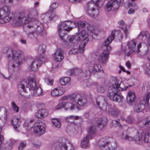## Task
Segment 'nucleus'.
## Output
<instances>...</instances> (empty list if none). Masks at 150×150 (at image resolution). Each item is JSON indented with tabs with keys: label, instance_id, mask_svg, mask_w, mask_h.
Listing matches in <instances>:
<instances>
[{
	"label": "nucleus",
	"instance_id": "46",
	"mask_svg": "<svg viewBox=\"0 0 150 150\" xmlns=\"http://www.w3.org/2000/svg\"><path fill=\"white\" fill-rule=\"evenodd\" d=\"M146 34L145 32L142 31L139 34L138 36L137 37V38L139 40L142 39L143 38L146 36Z\"/></svg>",
	"mask_w": 150,
	"mask_h": 150
},
{
	"label": "nucleus",
	"instance_id": "63",
	"mask_svg": "<svg viewBox=\"0 0 150 150\" xmlns=\"http://www.w3.org/2000/svg\"><path fill=\"white\" fill-rule=\"evenodd\" d=\"M34 4V7L35 8H36L38 6L39 4V2H37Z\"/></svg>",
	"mask_w": 150,
	"mask_h": 150
},
{
	"label": "nucleus",
	"instance_id": "5",
	"mask_svg": "<svg viewBox=\"0 0 150 150\" xmlns=\"http://www.w3.org/2000/svg\"><path fill=\"white\" fill-rule=\"evenodd\" d=\"M112 85L109 87L107 96L110 99L114 101L122 102L124 97L118 90H126L127 88L128 84L125 83V80L120 77H114Z\"/></svg>",
	"mask_w": 150,
	"mask_h": 150
},
{
	"label": "nucleus",
	"instance_id": "2",
	"mask_svg": "<svg viewBox=\"0 0 150 150\" xmlns=\"http://www.w3.org/2000/svg\"><path fill=\"white\" fill-rule=\"evenodd\" d=\"M31 12L30 15H33L34 18L32 19L25 15L23 12L20 13L17 16H15L13 13L11 16V11L8 6H5L0 8V23L4 24L12 21L16 25H23L28 23L27 27L29 29V32L27 33L28 39L33 41L37 40V36L40 35L44 37L47 35L46 32L44 31V23L36 20L38 13L35 8L30 9Z\"/></svg>",
	"mask_w": 150,
	"mask_h": 150
},
{
	"label": "nucleus",
	"instance_id": "32",
	"mask_svg": "<svg viewBox=\"0 0 150 150\" xmlns=\"http://www.w3.org/2000/svg\"><path fill=\"white\" fill-rule=\"evenodd\" d=\"M140 123H142V125H140V127L142 128L144 127H146L148 128H150V116H148L142 120Z\"/></svg>",
	"mask_w": 150,
	"mask_h": 150
},
{
	"label": "nucleus",
	"instance_id": "31",
	"mask_svg": "<svg viewBox=\"0 0 150 150\" xmlns=\"http://www.w3.org/2000/svg\"><path fill=\"white\" fill-rule=\"evenodd\" d=\"M118 24L120 26L121 29L123 31L126 38L129 33V31L125 25V22L123 20H121L118 22Z\"/></svg>",
	"mask_w": 150,
	"mask_h": 150
},
{
	"label": "nucleus",
	"instance_id": "24",
	"mask_svg": "<svg viewBox=\"0 0 150 150\" xmlns=\"http://www.w3.org/2000/svg\"><path fill=\"white\" fill-rule=\"evenodd\" d=\"M11 123L15 130H17L21 125L20 120L15 116H13L11 119Z\"/></svg>",
	"mask_w": 150,
	"mask_h": 150
},
{
	"label": "nucleus",
	"instance_id": "11",
	"mask_svg": "<svg viewBox=\"0 0 150 150\" xmlns=\"http://www.w3.org/2000/svg\"><path fill=\"white\" fill-rule=\"evenodd\" d=\"M142 46L141 43H139L137 46L136 42L132 40L128 42V44L123 43L122 45V49L125 52V54L128 57L131 56L132 52H139V48Z\"/></svg>",
	"mask_w": 150,
	"mask_h": 150
},
{
	"label": "nucleus",
	"instance_id": "45",
	"mask_svg": "<svg viewBox=\"0 0 150 150\" xmlns=\"http://www.w3.org/2000/svg\"><path fill=\"white\" fill-rule=\"evenodd\" d=\"M11 106L14 111H15L17 112H18L19 108L13 102L12 103Z\"/></svg>",
	"mask_w": 150,
	"mask_h": 150
},
{
	"label": "nucleus",
	"instance_id": "17",
	"mask_svg": "<svg viewBox=\"0 0 150 150\" xmlns=\"http://www.w3.org/2000/svg\"><path fill=\"white\" fill-rule=\"evenodd\" d=\"M45 131V125L43 123H40L35 126L34 132L36 135L39 136L44 134Z\"/></svg>",
	"mask_w": 150,
	"mask_h": 150
},
{
	"label": "nucleus",
	"instance_id": "3",
	"mask_svg": "<svg viewBox=\"0 0 150 150\" xmlns=\"http://www.w3.org/2000/svg\"><path fill=\"white\" fill-rule=\"evenodd\" d=\"M116 31H112L111 36L107 38L105 42V46L106 50L99 55L97 52H93L90 54L88 59L85 64L82 70L79 72L80 74L82 73L84 74L83 76L88 77L91 73L93 74L96 72L103 71L100 64L103 66L105 64L108 60L110 51L111 49V47L109 46L110 44L115 37V34Z\"/></svg>",
	"mask_w": 150,
	"mask_h": 150
},
{
	"label": "nucleus",
	"instance_id": "9",
	"mask_svg": "<svg viewBox=\"0 0 150 150\" xmlns=\"http://www.w3.org/2000/svg\"><path fill=\"white\" fill-rule=\"evenodd\" d=\"M98 145L103 150H116L117 144L113 138L105 137L100 139L98 141Z\"/></svg>",
	"mask_w": 150,
	"mask_h": 150
},
{
	"label": "nucleus",
	"instance_id": "16",
	"mask_svg": "<svg viewBox=\"0 0 150 150\" xmlns=\"http://www.w3.org/2000/svg\"><path fill=\"white\" fill-rule=\"evenodd\" d=\"M73 103L81 106H86L87 103L86 98L79 93H75Z\"/></svg>",
	"mask_w": 150,
	"mask_h": 150
},
{
	"label": "nucleus",
	"instance_id": "37",
	"mask_svg": "<svg viewBox=\"0 0 150 150\" xmlns=\"http://www.w3.org/2000/svg\"><path fill=\"white\" fill-rule=\"evenodd\" d=\"M79 119H82L81 117L78 116H74L72 115L68 116L66 118V120L67 121L71 122H72V121H70L71 120H77Z\"/></svg>",
	"mask_w": 150,
	"mask_h": 150
},
{
	"label": "nucleus",
	"instance_id": "26",
	"mask_svg": "<svg viewBox=\"0 0 150 150\" xmlns=\"http://www.w3.org/2000/svg\"><path fill=\"white\" fill-rule=\"evenodd\" d=\"M46 50V45L44 44H41L39 45L38 52L39 55V57L42 59L44 57L45 53Z\"/></svg>",
	"mask_w": 150,
	"mask_h": 150
},
{
	"label": "nucleus",
	"instance_id": "35",
	"mask_svg": "<svg viewBox=\"0 0 150 150\" xmlns=\"http://www.w3.org/2000/svg\"><path fill=\"white\" fill-rule=\"evenodd\" d=\"M105 86L104 83H101L98 85L96 88V91L100 93H104L105 91Z\"/></svg>",
	"mask_w": 150,
	"mask_h": 150
},
{
	"label": "nucleus",
	"instance_id": "25",
	"mask_svg": "<svg viewBox=\"0 0 150 150\" xmlns=\"http://www.w3.org/2000/svg\"><path fill=\"white\" fill-rule=\"evenodd\" d=\"M67 140V139L65 138H60L59 139V150H67L69 147V146H68L65 143Z\"/></svg>",
	"mask_w": 150,
	"mask_h": 150
},
{
	"label": "nucleus",
	"instance_id": "53",
	"mask_svg": "<svg viewBox=\"0 0 150 150\" xmlns=\"http://www.w3.org/2000/svg\"><path fill=\"white\" fill-rule=\"evenodd\" d=\"M67 150H75L74 147L72 144H71Z\"/></svg>",
	"mask_w": 150,
	"mask_h": 150
},
{
	"label": "nucleus",
	"instance_id": "41",
	"mask_svg": "<svg viewBox=\"0 0 150 150\" xmlns=\"http://www.w3.org/2000/svg\"><path fill=\"white\" fill-rule=\"evenodd\" d=\"M75 93L72 94L71 95L63 96L62 97V99L63 100H69L73 103L74 100V97L75 96Z\"/></svg>",
	"mask_w": 150,
	"mask_h": 150
},
{
	"label": "nucleus",
	"instance_id": "54",
	"mask_svg": "<svg viewBox=\"0 0 150 150\" xmlns=\"http://www.w3.org/2000/svg\"><path fill=\"white\" fill-rule=\"evenodd\" d=\"M12 143L10 144L9 145L5 147V150H11L12 149L11 146Z\"/></svg>",
	"mask_w": 150,
	"mask_h": 150
},
{
	"label": "nucleus",
	"instance_id": "12",
	"mask_svg": "<svg viewBox=\"0 0 150 150\" xmlns=\"http://www.w3.org/2000/svg\"><path fill=\"white\" fill-rule=\"evenodd\" d=\"M100 2V0H92L88 3L86 13L89 16L96 18L99 14L98 8L100 6L98 4Z\"/></svg>",
	"mask_w": 150,
	"mask_h": 150
},
{
	"label": "nucleus",
	"instance_id": "23",
	"mask_svg": "<svg viewBox=\"0 0 150 150\" xmlns=\"http://www.w3.org/2000/svg\"><path fill=\"white\" fill-rule=\"evenodd\" d=\"M65 92V89L62 87H58L53 89L51 92V95L53 97L59 96Z\"/></svg>",
	"mask_w": 150,
	"mask_h": 150
},
{
	"label": "nucleus",
	"instance_id": "43",
	"mask_svg": "<svg viewBox=\"0 0 150 150\" xmlns=\"http://www.w3.org/2000/svg\"><path fill=\"white\" fill-rule=\"evenodd\" d=\"M119 120H113L112 121V124L113 126L115 127L119 126L120 128H122V126L119 122Z\"/></svg>",
	"mask_w": 150,
	"mask_h": 150
},
{
	"label": "nucleus",
	"instance_id": "44",
	"mask_svg": "<svg viewBox=\"0 0 150 150\" xmlns=\"http://www.w3.org/2000/svg\"><path fill=\"white\" fill-rule=\"evenodd\" d=\"M26 145V142H25L22 141L18 146V150H23Z\"/></svg>",
	"mask_w": 150,
	"mask_h": 150
},
{
	"label": "nucleus",
	"instance_id": "59",
	"mask_svg": "<svg viewBox=\"0 0 150 150\" xmlns=\"http://www.w3.org/2000/svg\"><path fill=\"white\" fill-rule=\"evenodd\" d=\"M20 41H21V43L22 44H25L26 43V41L25 40L21 39L20 40Z\"/></svg>",
	"mask_w": 150,
	"mask_h": 150
},
{
	"label": "nucleus",
	"instance_id": "4",
	"mask_svg": "<svg viewBox=\"0 0 150 150\" xmlns=\"http://www.w3.org/2000/svg\"><path fill=\"white\" fill-rule=\"evenodd\" d=\"M7 57L9 60L8 70L9 75L2 74L4 78L7 80L14 79L16 78L18 66L25 60V57L23 52L20 50L16 51L12 49H9L6 51Z\"/></svg>",
	"mask_w": 150,
	"mask_h": 150
},
{
	"label": "nucleus",
	"instance_id": "15",
	"mask_svg": "<svg viewBox=\"0 0 150 150\" xmlns=\"http://www.w3.org/2000/svg\"><path fill=\"white\" fill-rule=\"evenodd\" d=\"M56 108L57 109L64 108L66 110L71 111L73 110L75 108L79 109V107L76 105L69 102L60 103L57 105Z\"/></svg>",
	"mask_w": 150,
	"mask_h": 150
},
{
	"label": "nucleus",
	"instance_id": "62",
	"mask_svg": "<svg viewBox=\"0 0 150 150\" xmlns=\"http://www.w3.org/2000/svg\"><path fill=\"white\" fill-rule=\"evenodd\" d=\"M67 133L69 134L70 135L72 136V135H73V134H72V133H73V131L69 132V131H68L67 129Z\"/></svg>",
	"mask_w": 150,
	"mask_h": 150
},
{
	"label": "nucleus",
	"instance_id": "22",
	"mask_svg": "<svg viewBox=\"0 0 150 150\" xmlns=\"http://www.w3.org/2000/svg\"><path fill=\"white\" fill-rule=\"evenodd\" d=\"M63 50L61 48L57 49L55 51L54 56L55 60L57 62H61L64 58Z\"/></svg>",
	"mask_w": 150,
	"mask_h": 150
},
{
	"label": "nucleus",
	"instance_id": "64",
	"mask_svg": "<svg viewBox=\"0 0 150 150\" xmlns=\"http://www.w3.org/2000/svg\"><path fill=\"white\" fill-rule=\"evenodd\" d=\"M147 58L149 61H150V52L148 54Z\"/></svg>",
	"mask_w": 150,
	"mask_h": 150
},
{
	"label": "nucleus",
	"instance_id": "36",
	"mask_svg": "<svg viewBox=\"0 0 150 150\" xmlns=\"http://www.w3.org/2000/svg\"><path fill=\"white\" fill-rule=\"evenodd\" d=\"M71 78L69 77H64L59 79V81L62 86H65L68 84L70 81Z\"/></svg>",
	"mask_w": 150,
	"mask_h": 150
},
{
	"label": "nucleus",
	"instance_id": "38",
	"mask_svg": "<svg viewBox=\"0 0 150 150\" xmlns=\"http://www.w3.org/2000/svg\"><path fill=\"white\" fill-rule=\"evenodd\" d=\"M120 118L122 120L130 124L132 122V120H133V118H132V116L130 115L127 116L126 118H124L123 116H121Z\"/></svg>",
	"mask_w": 150,
	"mask_h": 150
},
{
	"label": "nucleus",
	"instance_id": "8",
	"mask_svg": "<svg viewBox=\"0 0 150 150\" xmlns=\"http://www.w3.org/2000/svg\"><path fill=\"white\" fill-rule=\"evenodd\" d=\"M124 139L129 141H135L138 144H140L144 141V143H150V131L144 133L143 130L140 129L137 131V134L135 138L126 135Z\"/></svg>",
	"mask_w": 150,
	"mask_h": 150
},
{
	"label": "nucleus",
	"instance_id": "20",
	"mask_svg": "<svg viewBox=\"0 0 150 150\" xmlns=\"http://www.w3.org/2000/svg\"><path fill=\"white\" fill-rule=\"evenodd\" d=\"M43 61L39 58H36L33 61L31 65V69L34 71H37L39 67L43 64Z\"/></svg>",
	"mask_w": 150,
	"mask_h": 150
},
{
	"label": "nucleus",
	"instance_id": "55",
	"mask_svg": "<svg viewBox=\"0 0 150 150\" xmlns=\"http://www.w3.org/2000/svg\"><path fill=\"white\" fill-rule=\"evenodd\" d=\"M126 65L127 68L129 69L131 68V64L129 61H127L126 63Z\"/></svg>",
	"mask_w": 150,
	"mask_h": 150
},
{
	"label": "nucleus",
	"instance_id": "50",
	"mask_svg": "<svg viewBox=\"0 0 150 150\" xmlns=\"http://www.w3.org/2000/svg\"><path fill=\"white\" fill-rule=\"evenodd\" d=\"M146 44L147 47H150V33L149 35V36L147 38Z\"/></svg>",
	"mask_w": 150,
	"mask_h": 150
},
{
	"label": "nucleus",
	"instance_id": "57",
	"mask_svg": "<svg viewBox=\"0 0 150 150\" xmlns=\"http://www.w3.org/2000/svg\"><path fill=\"white\" fill-rule=\"evenodd\" d=\"M117 32L118 34V39L120 40V38L121 39L122 38V36L121 33L120 31H117Z\"/></svg>",
	"mask_w": 150,
	"mask_h": 150
},
{
	"label": "nucleus",
	"instance_id": "18",
	"mask_svg": "<svg viewBox=\"0 0 150 150\" xmlns=\"http://www.w3.org/2000/svg\"><path fill=\"white\" fill-rule=\"evenodd\" d=\"M43 61L39 58H36L33 61L31 65V69L34 71H37L39 67L43 64Z\"/></svg>",
	"mask_w": 150,
	"mask_h": 150
},
{
	"label": "nucleus",
	"instance_id": "10",
	"mask_svg": "<svg viewBox=\"0 0 150 150\" xmlns=\"http://www.w3.org/2000/svg\"><path fill=\"white\" fill-rule=\"evenodd\" d=\"M146 105V111L150 112V92H149L139 102L135 104L133 108L134 112L137 113L143 112L145 108Z\"/></svg>",
	"mask_w": 150,
	"mask_h": 150
},
{
	"label": "nucleus",
	"instance_id": "7",
	"mask_svg": "<svg viewBox=\"0 0 150 150\" xmlns=\"http://www.w3.org/2000/svg\"><path fill=\"white\" fill-rule=\"evenodd\" d=\"M96 103L97 106L100 110L108 115L115 117L120 113V110L117 107L109 103L107 99H103L102 96H99L96 98Z\"/></svg>",
	"mask_w": 150,
	"mask_h": 150
},
{
	"label": "nucleus",
	"instance_id": "58",
	"mask_svg": "<svg viewBox=\"0 0 150 150\" xmlns=\"http://www.w3.org/2000/svg\"><path fill=\"white\" fill-rule=\"evenodd\" d=\"M70 2L74 3H77L81 2L82 0H69Z\"/></svg>",
	"mask_w": 150,
	"mask_h": 150
},
{
	"label": "nucleus",
	"instance_id": "27",
	"mask_svg": "<svg viewBox=\"0 0 150 150\" xmlns=\"http://www.w3.org/2000/svg\"><path fill=\"white\" fill-rule=\"evenodd\" d=\"M107 123V118L105 117L100 118L97 121V125L100 129H102Z\"/></svg>",
	"mask_w": 150,
	"mask_h": 150
},
{
	"label": "nucleus",
	"instance_id": "14",
	"mask_svg": "<svg viewBox=\"0 0 150 150\" xmlns=\"http://www.w3.org/2000/svg\"><path fill=\"white\" fill-rule=\"evenodd\" d=\"M123 2V0L116 1L111 0L108 1L106 4L105 9L107 11H110L113 7H114L115 8H118L120 6L122 5Z\"/></svg>",
	"mask_w": 150,
	"mask_h": 150
},
{
	"label": "nucleus",
	"instance_id": "28",
	"mask_svg": "<svg viewBox=\"0 0 150 150\" xmlns=\"http://www.w3.org/2000/svg\"><path fill=\"white\" fill-rule=\"evenodd\" d=\"M91 139L89 137V135H87L81 141V146L83 148H86L89 145V139Z\"/></svg>",
	"mask_w": 150,
	"mask_h": 150
},
{
	"label": "nucleus",
	"instance_id": "30",
	"mask_svg": "<svg viewBox=\"0 0 150 150\" xmlns=\"http://www.w3.org/2000/svg\"><path fill=\"white\" fill-rule=\"evenodd\" d=\"M33 121V119L26 120L23 124V127L27 130H30L34 126L32 124Z\"/></svg>",
	"mask_w": 150,
	"mask_h": 150
},
{
	"label": "nucleus",
	"instance_id": "29",
	"mask_svg": "<svg viewBox=\"0 0 150 150\" xmlns=\"http://www.w3.org/2000/svg\"><path fill=\"white\" fill-rule=\"evenodd\" d=\"M135 97V94L134 92H129L126 96V99L129 105H131L134 101Z\"/></svg>",
	"mask_w": 150,
	"mask_h": 150
},
{
	"label": "nucleus",
	"instance_id": "6",
	"mask_svg": "<svg viewBox=\"0 0 150 150\" xmlns=\"http://www.w3.org/2000/svg\"><path fill=\"white\" fill-rule=\"evenodd\" d=\"M18 88L19 91L27 93L30 91L33 96H35L41 95L42 93L41 88L36 86L35 80L33 77H29L26 81L22 80L18 84Z\"/></svg>",
	"mask_w": 150,
	"mask_h": 150
},
{
	"label": "nucleus",
	"instance_id": "56",
	"mask_svg": "<svg viewBox=\"0 0 150 150\" xmlns=\"http://www.w3.org/2000/svg\"><path fill=\"white\" fill-rule=\"evenodd\" d=\"M135 12V10L132 8H130L128 11V13L129 14H132L134 13Z\"/></svg>",
	"mask_w": 150,
	"mask_h": 150
},
{
	"label": "nucleus",
	"instance_id": "49",
	"mask_svg": "<svg viewBox=\"0 0 150 150\" xmlns=\"http://www.w3.org/2000/svg\"><path fill=\"white\" fill-rule=\"evenodd\" d=\"M1 127L0 126V144H1L2 140L3 139V136L1 134ZM0 150H3V148L2 146L0 145Z\"/></svg>",
	"mask_w": 150,
	"mask_h": 150
},
{
	"label": "nucleus",
	"instance_id": "47",
	"mask_svg": "<svg viewBox=\"0 0 150 150\" xmlns=\"http://www.w3.org/2000/svg\"><path fill=\"white\" fill-rule=\"evenodd\" d=\"M45 81L48 85H51L53 84V81L52 79L46 78L45 79Z\"/></svg>",
	"mask_w": 150,
	"mask_h": 150
},
{
	"label": "nucleus",
	"instance_id": "34",
	"mask_svg": "<svg viewBox=\"0 0 150 150\" xmlns=\"http://www.w3.org/2000/svg\"><path fill=\"white\" fill-rule=\"evenodd\" d=\"M83 83V85H85L87 87H90L91 86H95L97 84L96 82L94 81L90 78L84 79Z\"/></svg>",
	"mask_w": 150,
	"mask_h": 150
},
{
	"label": "nucleus",
	"instance_id": "40",
	"mask_svg": "<svg viewBox=\"0 0 150 150\" xmlns=\"http://www.w3.org/2000/svg\"><path fill=\"white\" fill-rule=\"evenodd\" d=\"M52 123L55 127L59 128L60 127L61 125L59 119L52 118Z\"/></svg>",
	"mask_w": 150,
	"mask_h": 150
},
{
	"label": "nucleus",
	"instance_id": "48",
	"mask_svg": "<svg viewBox=\"0 0 150 150\" xmlns=\"http://www.w3.org/2000/svg\"><path fill=\"white\" fill-rule=\"evenodd\" d=\"M145 72L149 74H150V64L147 63L146 64V68L145 69Z\"/></svg>",
	"mask_w": 150,
	"mask_h": 150
},
{
	"label": "nucleus",
	"instance_id": "61",
	"mask_svg": "<svg viewBox=\"0 0 150 150\" xmlns=\"http://www.w3.org/2000/svg\"><path fill=\"white\" fill-rule=\"evenodd\" d=\"M84 116L86 118H88L89 116V114L88 112H86L84 114Z\"/></svg>",
	"mask_w": 150,
	"mask_h": 150
},
{
	"label": "nucleus",
	"instance_id": "19",
	"mask_svg": "<svg viewBox=\"0 0 150 150\" xmlns=\"http://www.w3.org/2000/svg\"><path fill=\"white\" fill-rule=\"evenodd\" d=\"M43 61L39 58H36L33 61L31 65V69L34 71H37L39 67L43 64Z\"/></svg>",
	"mask_w": 150,
	"mask_h": 150
},
{
	"label": "nucleus",
	"instance_id": "60",
	"mask_svg": "<svg viewBox=\"0 0 150 150\" xmlns=\"http://www.w3.org/2000/svg\"><path fill=\"white\" fill-rule=\"evenodd\" d=\"M119 67V68L121 70H122V71H124V72H125L126 71L125 70V69L123 67H122V66L121 65H120Z\"/></svg>",
	"mask_w": 150,
	"mask_h": 150
},
{
	"label": "nucleus",
	"instance_id": "39",
	"mask_svg": "<svg viewBox=\"0 0 150 150\" xmlns=\"http://www.w3.org/2000/svg\"><path fill=\"white\" fill-rule=\"evenodd\" d=\"M81 71V69L76 68L70 69L68 71V73L71 76L73 75H77L79 73V72Z\"/></svg>",
	"mask_w": 150,
	"mask_h": 150
},
{
	"label": "nucleus",
	"instance_id": "52",
	"mask_svg": "<svg viewBox=\"0 0 150 150\" xmlns=\"http://www.w3.org/2000/svg\"><path fill=\"white\" fill-rule=\"evenodd\" d=\"M41 145V143L40 142H38L33 144V146L36 148H39Z\"/></svg>",
	"mask_w": 150,
	"mask_h": 150
},
{
	"label": "nucleus",
	"instance_id": "1",
	"mask_svg": "<svg viewBox=\"0 0 150 150\" xmlns=\"http://www.w3.org/2000/svg\"><path fill=\"white\" fill-rule=\"evenodd\" d=\"M73 25L77 26L79 31L81 28H84L87 26L88 33H86V30H82L79 34L76 35L69 36L67 37V47L69 48L72 46L69 52V54H75L78 52L83 53L85 50V48L86 44L89 41L88 36L95 35L97 36V34L95 33V30L93 29L91 25L86 22L79 21L76 23L70 20L65 21L61 23L58 26V31L60 39L64 42V37L66 35V32H69L73 28Z\"/></svg>",
	"mask_w": 150,
	"mask_h": 150
},
{
	"label": "nucleus",
	"instance_id": "13",
	"mask_svg": "<svg viewBox=\"0 0 150 150\" xmlns=\"http://www.w3.org/2000/svg\"><path fill=\"white\" fill-rule=\"evenodd\" d=\"M58 6V3L56 2L52 3L49 8V11L41 15V18L44 20L45 22L51 20L55 16L54 10Z\"/></svg>",
	"mask_w": 150,
	"mask_h": 150
},
{
	"label": "nucleus",
	"instance_id": "42",
	"mask_svg": "<svg viewBox=\"0 0 150 150\" xmlns=\"http://www.w3.org/2000/svg\"><path fill=\"white\" fill-rule=\"evenodd\" d=\"M142 88L146 91L150 90V83L147 81H145L142 86Z\"/></svg>",
	"mask_w": 150,
	"mask_h": 150
},
{
	"label": "nucleus",
	"instance_id": "33",
	"mask_svg": "<svg viewBox=\"0 0 150 150\" xmlns=\"http://www.w3.org/2000/svg\"><path fill=\"white\" fill-rule=\"evenodd\" d=\"M96 129L95 125L94 124H92L89 128L88 132V135L89 136V137L92 138L93 136L96 134Z\"/></svg>",
	"mask_w": 150,
	"mask_h": 150
},
{
	"label": "nucleus",
	"instance_id": "21",
	"mask_svg": "<svg viewBox=\"0 0 150 150\" xmlns=\"http://www.w3.org/2000/svg\"><path fill=\"white\" fill-rule=\"evenodd\" d=\"M49 115L48 110L46 109H40L37 111L35 113V117L40 119L46 117Z\"/></svg>",
	"mask_w": 150,
	"mask_h": 150
},
{
	"label": "nucleus",
	"instance_id": "51",
	"mask_svg": "<svg viewBox=\"0 0 150 150\" xmlns=\"http://www.w3.org/2000/svg\"><path fill=\"white\" fill-rule=\"evenodd\" d=\"M129 6H131L133 8L134 10H137L138 8V6H137L136 4L134 3L130 4H129Z\"/></svg>",
	"mask_w": 150,
	"mask_h": 150
}]
</instances>
